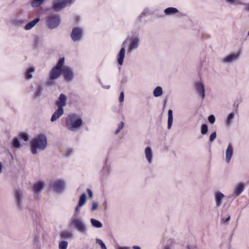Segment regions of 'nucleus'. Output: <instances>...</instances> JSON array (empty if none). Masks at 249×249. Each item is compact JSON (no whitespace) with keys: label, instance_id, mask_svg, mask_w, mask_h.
<instances>
[{"label":"nucleus","instance_id":"15","mask_svg":"<svg viewBox=\"0 0 249 249\" xmlns=\"http://www.w3.org/2000/svg\"><path fill=\"white\" fill-rule=\"evenodd\" d=\"M195 88L196 90L197 93L201 96L202 99H203L205 97V88L203 84L200 81L196 82L195 83Z\"/></svg>","mask_w":249,"mask_h":249},{"label":"nucleus","instance_id":"52","mask_svg":"<svg viewBox=\"0 0 249 249\" xmlns=\"http://www.w3.org/2000/svg\"><path fill=\"white\" fill-rule=\"evenodd\" d=\"M104 169H107V170H108V167L107 165H106V166L104 167Z\"/></svg>","mask_w":249,"mask_h":249},{"label":"nucleus","instance_id":"23","mask_svg":"<svg viewBox=\"0 0 249 249\" xmlns=\"http://www.w3.org/2000/svg\"><path fill=\"white\" fill-rule=\"evenodd\" d=\"M125 53V49L124 47H123L117 54V62L120 66H122L123 64Z\"/></svg>","mask_w":249,"mask_h":249},{"label":"nucleus","instance_id":"34","mask_svg":"<svg viewBox=\"0 0 249 249\" xmlns=\"http://www.w3.org/2000/svg\"><path fill=\"white\" fill-rule=\"evenodd\" d=\"M61 237L62 238H70L72 237V234L71 232L67 231H63L61 233Z\"/></svg>","mask_w":249,"mask_h":249},{"label":"nucleus","instance_id":"24","mask_svg":"<svg viewBox=\"0 0 249 249\" xmlns=\"http://www.w3.org/2000/svg\"><path fill=\"white\" fill-rule=\"evenodd\" d=\"M43 90V87L41 85H37L33 92V97L35 99L40 97L42 95Z\"/></svg>","mask_w":249,"mask_h":249},{"label":"nucleus","instance_id":"33","mask_svg":"<svg viewBox=\"0 0 249 249\" xmlns=\"http://www.w3.org/2000/svg\"><path fill=\"white\" fill-rule=\"evenodd\" d=\"M87 195L85 193H83L80 196L78 205L79 206H83L86 202Z\"/></svg>","mask_w":249,"mask_h":249},{"label":"nucleus","instance_id":"3","mask_svg":"<svg viewBox=\"0 0 249 249\" xmlns=\"http://www.w3.org/2000/svg\"><path fill=\"white\" fill-rule=\"evenodd\" d=\"M64 57L59 58L55 66L51 70L47 82L48 85H53L55 84V81L60 77L61 74V68L64 65Z\"/></svg>","mask_w":249,"mask_h":249},{"label":"nucleus","instance_id":"48","mask_svg":"<svg viewBox=\"0 0 249 249\" xmlns=\"http://www.w3.org/2000/svg\"><path fill=\"white\" fill-rule=\"evenodd\" d=\"M67 152L69 153V155H70L72 152V151L71 149H69L67 150Z\"/></svg>","mask_w":249,"mask_h":249},{"label":"nucleus","instance_id":"12","mask_svg":"<svg viewBox=\"0 0 249 249\" xmlns=\"http://www.w3.org/2000/svg\"><path fill=\"white\" fill-rule=\"evenodd\" d=\"M144 155L147 164H152L154 161V153L151 147L147 146L145 148Z\"/></svg>","mask_w":249,"mask_h":249},{"label":"nucleus","instance_id":"11","mask_svg":"<svg viewBox=\"0 0 249 249\" xmlns=\"http://www.w3.org/2000/svg\"><path fill=\"white\" fill-rule=\"evenodd\" d=\"M65 186V181L63 179H58L53 181L51 183V187L55 192L60 193L63 191Z\"/></svg>","mask_w":249,"mask_h":249},{"label":"nucleus","instance_id":"28","mask_svg":"<svg viewBox=\"0 0 249 249\" xmlns=\"http://www.w3.org/2000/svg\"><path fill=\"white\" fill-rule=\"evenodd\" d=\"M168 126L167 128L168 129H170L173 122V111L171 109H169L168 111Z\"/></svg>","mask_w":249,"mask_h":249},{"label":"nucleus","instance_id":"39","mask_svg":"<svg viewBox=\"0 0 249 249\" xmlns=\"http://www.w3.org/2000/svg\"><path fill=\"white\" fill-rule=\"evenodd\" d=\"M98 203L97 202H96V201L92 202V207L91 208V211H93L96 210L98 208Z\"/></svg>","mask_w":249,"mask_h":249},{"label":"nucleus","instance_id":"6","mask_svg":"<svg viewBox=\"0 0 249 249\" xmlns=\"http://www.w3.org/2000/svg\"><path fill=\"white\" fill-rule=\"evenodd\" d=\"M240 56V54L239 52H233L223 57L221 59V61L222 63L230 66L237 62Z\"/></svg>","mask_w":249,"mask_h":249},{"label":"nucleus","instance_id":"20","mask_svg":"<svg viewBox=\"0 0 249 249\" xmlns=\"http://www.w3.org/2000/svg\"><path fill=\"white\" fill-rule=\"evenodd\" d=\"M64 113V109L63 107H58L57 109L53 114L51 121L53 122L58 120Z\"/></svg>","mask_w":249,"mask_h":249},{"label":"nucleus","instance_id":"45","mask_svg":"<svg viewBox=\"0 0 249 249\" xmlns=\"http://www.w3.org/2000/svg\"><path fill=\"white\" fill-rule=\"evenodd\" d=\"M87 192H88V195H89V197H92V191L89 189H88Z\"/></svg>","mask_w":249,"mask_h":249},{"label":"nucleus","instance_id":"40","mask_svg":"<svg viewBox=\"0 0 249 249\" xmlns=\"http://www.w3.org/2000/svg\"><path fill=\"white\" fill-rule=\"evenodd\" d=\"M208 120L211 124H213L215 122V117L213 115H211L208 117Z\"/></svg>","mask_w":249,"mask_h":249},{"label":"nucleus","instance_id":"46","mask_svg":"<svg viewBox=\"0 0 249 249\" xmlns=\"http://www.w3.org/2000/svg\"><path fill=\"white\" fill-rule=\"evenodd\" d=\"M2 169H3V164L1 162H0V174L1 173H2Z\"/></svg>","mask_w":249,"mask_h":249},{"label":"nucleus","instance_id":"37","mask_svg":"<svg viewBox=\"0 0 249 249\" xmlns=\"http://www.w3.org/2000/svg\"><path fill=\"white\" fill-rule=\"evenodd\" d=\"M96 243L100 246L101 249H107L106 246L102 240L97 238L96 239Z\"/></svg>","mask_w":249,"mask_h":249},{"label":"nucleus","instance_id":"25","mask_svg":"<svg viewBox=\"0 0 249 249\" xmlns=\"http://www.w3.org/2000/svg\"><path fill=\"white\" fill-rule=\"evenodd\" d=\"M35 71V68L30 66L27 68L24 72L25 78L26 80H30L33 78L32 74Z\"/></svg>","mask_w":249,"mask_h":249},{"label":"nucleus","instance_id":"36","mask_svg":"<svg viewBox=\"0 0 249 249\" xmlns=\"http://www.w3.org/2000/svg\"><path fill=\"white\" fill-rule=\"evenodd\" d=\"M68 243L66 241H62L60 242L59 244V249H67L68 247Z\"/></svg>","mask_w":249,"mask_h":249},{"label":"nucleus","instance_id":"50","mask_svg":"<svg viewBox=\"0 0 249 249\" xmlns=\"http://www.w3.org/2000/svg\"><path fill=\"white\" fill-rule=\"evenodd\" d=\"M188 249H196V247H190V246H188Z\"/></svg>","mask_w":249,"mask_h":249},{"label":"nucleus","instance_id":"42","mask_svg":"<svg viewBox=\"0 0 249 249\" xmlns=\"http://www.w3.org/2000/svg\"><path fill=\"white\" fill-rule=\"evenodd\" d=\"M124 100V93L123 92H121L119 97V101L122 103Z\"/></svg>","mask_w":249,"mask_h":249},{"label":"nucleus","instance_id":"2","mask_svg":"<svg viewBox=\"0 0 249 249\" xmlns=\"http://www.w3.org/2000/svg\"><path fill=\"white\" fill-rule=\"evenodd\" d=\"M47 146L46 136L41 134L36 136L30 142L31 152L36 155L38 152L44 150Z\"/></svg>","mask_w":249,"mask_h":249},{"label":"nucleus","instance_id":"44","mask_svg":"<svg viewBox=\"0 0 249 249\" xmlns=\"http://www.w3.org/2000/svg\"><path fill=\"white\" fill-rule=\"evenodd\" d=\"M230 220V215H228L227 216V217L224 220V219H222V222L224 223V224H226L228 222H229Z\"/></svg>","mask_w":249,"mask_h":249},{"label":"nucleus","instance_id":"47","mask_svg":"<svg viewBox=\"0 0 249 249\" xmlns=\"http://www.w3.org/2000/svg\"><path fill=\"white\" fill-rule=\"evenodd\" d=\"M117 249H129V248L127 247H121V246H119L117 248Z\"/></svg>","mask_w":249,"mask_h":249},{"label":"nucleus","instance_id":"14","mask_svg":"<svg viewBox=\"0 0 249 249\" xmlns=\"http://www.w3.org/2000/svg\"><path fill=\"white\" fill-rule=\"evenodd\" d=\"M228 4L234 6H244L249 11V3H245L242 0H224Z\"/></svg>","mask_w":249,"mask_h":249},{"label":"nucleus","instance_id":"35","mask_svg":"<svg viewBox=\"0 0 249 249\" xmlns=\"http://www.w3.org/2000/svg\"><path fill=\"white\" fill-rule=\"evenodd\" d=\"M208 126L206 124H202L201 126V133L202 135H204L208 133Z\"/></svg>","mask_w":249,"mask_h":249},{"label":"nucleus","instance_id":"9","mask_svg":"<svg viewBox=\"0 0 249 249\" xmlns=\"http://www.w3.org/2000/svg\"><path fill=\"white\" fill-rule=\"evenodd\" d=\"M61 73L67 82H71L74 78L73 71L70 67L63 65L61 68Z\"/></svg>","mask_w":249,"mask_h":249},{"label":"nucleus","instance_id":"7","mask_svg":"<svg viewBox=\"0 0 249 249\" xmlns=\"http://www.w3.org/2000/svg\"><path fill=\"white\" fill-rule=\"evenodd\" d=\"M72 0H54L52 3V9L55 12H59L68 5L71 4Z\"/></svg>","mask_w":249,"mask_h":249},{"label":"nucleus","instance_id":"16","mask_svg":"<svg viewBox=\"0 0 249 249\" xmlns=\"http://www.w3.org/2000/svg\"><path fill=\"white\" fill-rule=\"evenodd\" d=\"M215 203L216 207H219L222 203L225 197L224 195L220 192H216L214 195Z\"/></svg>","mask_w":249,"mask_h":249},{"label":"nucleus","instance_id":"13","mask_svg":"<svg viewBox=\"0 0 249 249\" xmlns=\"http://www.w3.org/2000/svg\"><path fill=\"white\" fill-rule=\"evenodd\" d=\"M140 45V38L138 36H131L129 39L128 51L130 52L137 49Z\"/></svg>","mask_w":249,"mask_h":249},{"label":"nucleus","instance_id":"10","mask_svg":"<svg viewBox=\"0 0 249 249\" xmlns=\"http://www.w3.org/2000/svg\"><path fill=\"white\" fill-rule=\"evenodd\" d=\"M83 34V30L79 27H75L72 29L71 37L74 42H77L81 40Z\"/></svg>","mask_w":249,"mask_h":249},{"label":"nucleus","instance_id":"5","mask_svg":"<svg viewBox=\"0 0 249 249\" xmlns=\"http://www.w3.org/2000/svg\"><path fill=\"white\" fill-rule=\"evenodd\" d=\"M48 28L53 30L57 28L61 23L60 16L58 15H50L45 18Z\"/></svg>","mask_w":249,"mask_h":249},{"label":"nucleus","instance_id":"31","mask_svg":"<svg viewBox=\"0 0 249 249\" xmlns=\"http://www.w3.org/2000/svg\"><path fill=\"white\" fill-rule=\"evenodd\" d=\"M45 0H32L31 1V5L33 8L39 7L41 6Z\"/></svg>","mask_w":249,"mask_h":249},{"label":"nucleus","instance_id":"26","mask_svg":"<svg viewBox=\"0 0 249 249\" xmlns=\"http://www.w3.org/2000/svg\"><path fill=\"white\" fill-rule=\"evenodd\" d=\"M40 20V19L39 18H35L34 20L28 22L24 26V29L26 31L31 30L38 22H39Z\"/></svg>","mask_w":249,"mask_h":249},{"label":"nucleus","instance_id":"19","mask_svg":"<svg viewBox=\"0 0 249 249\" xmlns=\"http://www.w3.org/2000/svg\"><path fill=\"white\" fill-rule=\"evenodd\" d=\"M245 189L244 185L243 183H238L235 187L231 197H236L240 195Z\"/></svg>","mask_w":249,"mask_h":249},{"label":"nucleus","instance_id":"56","mask_svg":"<svg viewBox=\"0 0 249 249\" xmlns=\"http://www.w3.org/2000/svg\"><path fill=\"white\" fill-rule=\"evenodd\" d=\"M248 35L249 36V31L248 33Z\"/></svg>","mask_w":249,"mask_h":249},{"label":"nucleus","instance_id":"17","mask_svg":"<svg viewBox=\"0 0 249 249\" xmlns=\"http://www.w3.org/2000/svg\"><path fill=\"white\" fill-rule=\"evenodd\" d=\"M45 186V182L43 181H39L34 184L33 192L35 194H39Z\"/></svg>","mask_w":249,"mask_h":249},{"label":"nucleus","instance_id":"1","mask_svg":"<svg viewBox=\"0 0 249 249\" xmlns=\"http://www.w3.org/2000/svg\"><path fill=\"white\" fill-rule=\"evenodd\" d=\"M82 206H77L74 210V213L69 220V226L70 227L75 229L79 233L87 235L88 234V228L86 224L80 218H78L77 213L79 211L80 207Z\"/></svg>","mask_w":249,"mask_h":249},{"label":"nucleus","instance_id":"30","mask_svg":"<svg viewBox=\"0 0 249 249\" xmlns=\"http://www.w3.org/2000/svg\"><path fill=\"white\" fill-rule=\"evenodd\" d=\"M163 94L162 88L160 86L157 87L153 90V95L155 97L160 96Z\"/></svg>","mask_w":249,"mask_h":249},{"label":"nucleus","instance_id":"29","mask_svg":"<svg viewBox=\"0 0 249 249\" xmlns=\"http://www.w3.org/2000/svg\"><path fill=\"white\" fill-rule=\"evenodd\" d=\"M90 222L92 226L95 228H102L103 226L102 223L100 221L94 218H91Z\"/></svg>","mask_w":249,"mask_h":249},{"label":"nucleus","instance_id":"43","mask_svg":"<svg viewBox=\"0 0 249 249\" xmlns=\"http://www.w3.org/2000/svg\"><path fill=\"white\" fill-rule=\"evenodd\" d=\"M21 138L25 142H26L28 140V137L26 134H22Z\"/></svg>","mask_w":249,"mask_h":249},{"label":"nucleus","instance_id":"22","mask_svg":"<svg viewBox=\"0 0 249 249\" xmlns=\"http://www.w3.org/2000/svg\"><path fill=\"white\" fill-rule=\"evenodd\" d=\"M67 97L63 93L60 94L58 100L56 102L55 104L58 107H63L66 106Z\"/></svg>","mask_w":249,"mask_h":249},{"label":"nucleus","instance_id":"55","mask_svg":"<svg viewBox=\"0 0 249 249\" xmlns=\"http://www.w3.org/2000/svg\"><path fill=\"white\" fill-rule=\"evenodd\" d=\"M164 249H169V248H165Z\"/></svg>","mask_w":249,"mask_h":249},{"label":"nucleus","instance_id":"41","mask_svg":"<svg viewBox=\"0 0 249 249\" xmlns=\"http://www.w3.org/2000/svg\"><path fill=\"white\" fill-rule=\"evenodd\" d=\"M216 132H213L211 135H210V141L211 142H213L216 138Z\"/></svg>","mask_w":249,"mask_h":249},{"label":"nucleus","instance_id":"49","mask_svg":"<svg viewBox=\"0 0 249 249\" xmlns=\"http://www.w3.org/2000/svg\"><path fill=\"white\" fill-rule=\"evenodd\" d=\"M133 248L134 249H141V248H140V247L137 246H134L133 247Z\"/></svg>","mask_w":249,"mask_h":249},{"label":"nucleus","instance_id":"32","mask_svg":"<svg viewBox=\"0 0 249 249\" xmlns=\"http://www.w3.org/2000/svg\"><path fill=\"white\" fill-rule=\"evenodd\" d=\"M12 146L13 148L19 149L20 147V143L18 138H15L12 141Z\"/></svg>","mask_w":249,"mask_h":249},{"label":"nucleus","instance_id":"21","mask_svg":"<svg viewBox=\"0 0 249 249\" xmlns=\"http://www.w3.org/2000/svg\"><path fill=\"white\" fill-rule=\"evenodd\" d=\"M235 117V112L232 111L229 113L225 118L224 122L227 127L230 126L233 123Z\"/></svg>","mask_w":249,"mask_h":249},{"label":"nucleus","instance_id":"4","mask_svg":"<svg viewBox=\"0 0 249 249\" xmlns=\"http://www.w3.org/2000/svg\"><path fill=\"white\" fill-rule=\"evenodd\" d=\"M82 125V119L76 114L71 113L66 119V126L70 131H75Z\"/></svg>","mask_w":249,"mask_h":249},{"label":"nucleus","instance_id":"8","mask_svg":"<svg viewBox=\"0 0 249 249\" xmlns=\"http://www.w3.org/2000/svg\"><path fill=\"white\" fill-rule=\"evenodd\" d=\"M24 192L20 189H16L14 191V199L17 208L19 210L23 209V200L24 196Z\"/></svg>","mask_w":249,"mask_h":249},{"label":"nucleus","instance_id":"18","mask_svg":"<svg viewBox=\"0 0 249 249\" xmlns=\"http://www.w3.org/2000/svg\"><path fill=\"white\" fill-rule=\"evenodd\" d=\"M234 148L231 144H229L226 150V162L229 163L233 155Z\"/></svg>","mask_w":249,"mask_h":249},{"label":"nucleus","instance_id":"38","mask_svg":"<svg viewBox=\"0 0 249 249\" xmlns=\"http://www.w3.org/2000/svg\"><path fill=\"white\" fill-rule=\"evenodd\" d=\"M124 126V124L123 122H121L118 124V128L115 131L114 134L116 135L122 130Z\"/></svg>","mask_w":249,"mask_h":249},{"label":"nucleus","instance_id":"51","mask_svg":"<svg viewBox=\"0 0 249 249\" xmlns=\"http://www.w3.org/2000/svg\"><path fill=\"white\" fill-rule=\"evenodd\" d=\"M14 23L15 24H18V20L15 19V20L14 21Z\"/></svg>","mask_w":249,"mask_h":249},{"label":"nucleus","instance_id":"54","mask_svg":"<svg viewBox=\"0 0 249 249\" xmlns=\"http://www.w3.org/2000/svg\"><path fill=\"white\" fill-rule=\"evenodd\" d=\"M104 204H105V205H106V204H107V202H105Z\"/></svg>","mask_w":249,"mask_h":249},{"label":"nucleus","instance_id":"27","mask_svg":"<svg viewBox=\"0 0 249 249\" xmlns=\"http://www.w3.org/2000/svg\"><path fill=\"white\" fill-rule=\"evenodd\" d=\"M164 13L166 16H172L179 13L178 9L175 7H168L164 10Z\"/></svg>","mask_w":249,"mask_h":249},{"label":"nucleus","instance_id":"53","mask_svg":"<svg viewBox=\"0 0 249 249\" xmlns=\"http://www.w3.org/2000/svg\"><path fill=\"white\" fill-rule=\"evenodd\" d=\"M104 88H106V89H109L110 88V86H107V87H104Z\"/></svg>","mask_w":249,"mask_h":249}]
</instances>
